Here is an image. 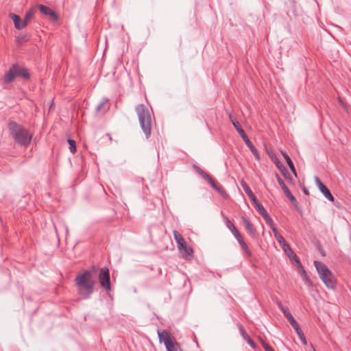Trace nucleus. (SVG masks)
Returning <instances> with one entry per match:
<instances>
[{"label": "nucleus", "mask_w": 351, "mask_h": 351, "mask_svg": "<svg viewBox=\"0 0 351 351\" xmlns=\"http://www.w3.org/2000/svg\"><path fill=\"white\" fill-rule=\"evenodd\" d=\"M241 137L243 138V140L245 141V143H246V145H247V147L250 149L251 147H254L253 144L252 143V142L250 141V139L248 138V137L247 136V135L245 134H243V135H241Z\"/></svg>", "instance_id": "obj_29"}, {"label": "nucleus", "mask_w": 351, "mask_h": 351, "mask_svg": "<svg viewBox=\"0 0 351 351\" xmlns=\"http://www.w3.org/2000/svg\"><path fill=\"white\" fill-rule=\"evenodd\" d=\"M234 236L235 237L239 243H241L244 241L239 232Z\"/></svg>", "instance_id": "obj_34"}, {"label": "nucleus", "mask_w": 351, "mask_h": 351, "mask_svg": "<svg viewBox=\"0 0 351 351\" xmlns=\"http://www.w3.org/2000/svg\"><path fill=\"white\" fill-rule=\"evenodd\" d=\"M315 267L317 271L319 278L330 289H333L336 287L337 280L332 274V271L328 268V267L322 262L315 261Z\"/></svg>", "instance_id": "obj_3"}, {"label": "nucleus", "mask_w": 351, "mask_h": 351, "mask_svg": "<svg viewBox=\"0 0 351 351\" xmlns=\"http://www.w3.org/2000/svg\"><path fill=\"white\" fill-rule=\"evenodd\" d=\"M68 143L69 144V149L71 153L74 154L76 152V143L74 140L69 139Z\"/></svg>", "instance_id": "obj_26"}, {"label": "nucleus", "mask_w": 351, "mask_h": 351, "mask_svg": "<svg viewBox=\"0 0 351 351\" xmlns=\"http://www.w3.org/2000/svg\"><path fill=\"white\" fill-rule=\"evenodd\" d=\"M226 224H227V227L231 231V232L232 233L233 235H235L239 232L238 231V230L236 228V227L234 226V225L232 224L229 220H227Z\"/></svg>", "instance_id": "obj_23"}, {"label": "nucleus", "mask_w": 351, "mask_h": 351, "mask_svg": "<svg viewBox=\"0 0 351 351\" xmlns=\"http://www.w3.org/2000/svg\"><path fill=\"white\" fill-rule=\"evenodd\" d=\"M280 152H281L282 155L284 156L285 159H286V156H289L287 155V154L285 152H284L283 150H281Z\"/></svg>", "instance_id": "obj_38"}, {"label": "nucleus", "mask_w": 351, "mask_h": 351, "mask_svg": "<svg viewBox=\"0 0 351 351\" xmlns=\"http://www.w3.org/2000/svg\"><path fill=\"white\" fill-rule=\"evenodd\" d=\"M206 180L208 181L212 187L217 191L223 197L227 196V193H226L225 190L221 186L218 185L217 183L210 176H208Z\"/></svg>", "instance_id": "obj_15"}, {"label": "nucleus", "mask_w": 351, "mask_h": 351, "mask_svg": "<svg viewBox=\"0 0 351 351\" xmlns=\"http://www.w3.org/2000/svg\"><path fill=\"white\" fill-rule=\"evenodd\" d=\"M250 151L253 153L254 156L256 158L257 160H260V155L258 152V150L255 148V147H252L250 149Z\"/></svg>", "instance_id": "obj_31"}, {"label": "nucleus", "mask_w": 351, "mask_h": 351, "mask_svg": "<svg viewBox=\"0 0 351 351\" xmlns=\"http://www.w3.org/2000/svg\"><path fill=\"white\" fill-rule=\"evenodd\" d=\"M193 169L199 174L201 175L205 180L208 178L209 176L206 172L201 169L199 167L196 165L193 166Z\"/></svg>", "instance_id": "obj_24"}, {"label": "nucleus", "mask_w": 351, "mask_h": 351, "mask_svg": "<svg viewBox=\"0 0 351 351\" xmlns=\"http://www.w3.org/2000/svg\"><path fill=\"white\" fill-rule=\"evenodd\" d=\"M95 283L91 272L88 270L78 274L75 278L77 291L84 298H88L92 294Z\"/></svg>", "instance_id": "obj_1"}, {"label": "nucleus", "mask_w": 351, "mask_h": 351, "mask_svg": "<svg viewBox=\"0 0 351 351\" xmlns=\"http://www.w3.org/2000/svg\"><path fill=\"white\" fill-rule=\"evenodd\" d=\"M269 154V157L271 158V159L274 161V162L275 163V165H276V167L281 171H282L283 169H285V167L284 165L281 163V162L279 160V159L276 157V156L273 154V153H268Z\"/></svg>", "instance_id": "obj_20"}, {"label": "nucleus", "mask_w": 351, "mask_h": 351, "mask_svg": "<svg viewBox=\"0 0 351 351\" xmlns=\"http://www.w3.org/2000/svg\"><path fill=\"white\" fill-rule=\"evenodd\" d=\"M16 77L29 79V73L27 69L17 64H14L5 74L3 77V82L7 84L12 82Z\"/></svg>", "instance_id": "obj_6"}, {"label": "nucleus", "mask_w": 351, "mask_h": 351, "mask_svg": "<svg viewBox=\"0 0 351 351\" xmlns=\"http://www.w3.org/2000/svg\"><path fill=\"white\" fill-rule=\"evenodd\" d=\"M276 177L278 182L280 185L286 196L290 199L293 204L296 205L297 200L295 198V197L291 194V191L289 190V189L287 188L283 180L279 177V176L277 175Z\"/></svg>", "instance_id": "obj_9"}, {"label": "nucleus", "mask_w": 351, "mask_h": 351, "mask_svg": "<svg viewBox=\"0 0 351 351\" xmlns=\"http://www.w3.org/2000/svg\"><path fill=\"white\" fill-rule=\"evenodd\" d=\"M316 182L318 185L319 190L324 195V196L329 199L330 201H334V197L330 193L329 190L324 186L318 178H316Z\"/></svg>", "instance_id": "obj_14"}, {"label": "nucleus", "mask_w": 351, "mask_h": 351, "mask_svg": "<svg viewBox=\"0 0 351 351\" xmlns=\"http://www.w3.org/2000/svg\"><path fill=\"white\" fill-rule=\"evenodd\" d=\"M9 16L12 19L13 21L14 27L17 29H24L27 25L23 19H22L19 15L10 13L9 14Z\"/></svg>", "instance_id": "obj_10"}, {"label": "nucleus", "mask_w": 351, "mask_h": 351, "mask_svg": "<svg viewBox=\"0 0 351 351\" xmlns=\"http://www.w3.org/2000/svg\"><path fill=\"white\" fill-rule=\"evenodd\" d=\"M282 249L288 256H291V254H293V251L289 244L283 247Z\"/></svg>", "instance_id": "obj_30"}, {"label": "nucleus", "mask_w": 351, "mask_h": 351, "mask_svg": "<svg viewBox=\"0 0 351 351\" xmlns=\"http://www.w3.org/2000/svg\"><path fill=\"white\" fill-rule=\"evenodd\" d=\"M136 110L138 116L141 128L146 136L148 137L151 134L152 129L150 114L146 107L143 104L138 105L136 107Z\"/></svg>", "instance_id": "obj_4"}, {"label": "nucleus", "mask_w": 351, "mask_h": 351, "mask_svg": "<svg viewBox=\"0 0 351 351\" xmlns=\"http://www.w3.org/2000/svg\"><path fill=\"white\" fill-rule=\"evenodd\" d=\"M300 273H301V275L305 279V280L307 282H310V280L305 271V270L304 269V268L300 269Z\"/></svg>", "instance_id": "obj_33"}, {"label": "nucleus", "mask_w": 351, "mask_h": 351, "mask_svg": "<svg viewBox=\"0 0 351 351\" xmlns=\"http://www.w3.org/2000/svg\"><path fill=\"white\" fill-rule=\"evenodd\" d=\"M241 248L243 249V250L245 251V252L247 254V256H251V252L250 250H249L247 244L245 243V242L243 241L241 243H239Z\"/></svg>", "instance_id": "obj_28"}, {"label": "nucleus", "mask_w": 351, "mask_h": 351, "mask_svg": "<svg viewBox=\"0 0 351 351\" xmlns=\"http://www.w3.org/2000/svg\"><path fill=\"white\" fill-rule=\"evenodd\" d=\"M279 306L282 313H284L285 316L287 317V319L289 320L291 326L293 327V328L298 326L299 324L293 318L289 309L287 307L283 306L280 303L279 304Z\"/></svg>", "instance_id": "obj_11"}, {"label": "nucleus", "mask_w": 351, "mask_h": 351, "mask_svg": "<svg viewBox=\"0 0 351 351\" xmlns=\"http://www.w3.org/2000/svg\"><path fill=\"white\" fill-rule=\"evenodd\" d=\"M294 329H295V332H297L299 338L302 341V343L304 345H306V343H307L306 339L305 336H304V333L302 332L300 326L298 325V326L294 328Z\"/></svg>", "instance_id": "obj_22"}, {"label": "nucleus", "mask_w": 351, "mask_h": 351, "mask_svg": "<svg viewBox=\"0 0 351 351\" xmlns=\"http://www.w3.org/2000/svg\"><path fill=\"white\" fill-rule=\"evenodd\" d=\"M285 160H286L288 166L289 167L290 169L291 170V171L296 176V171H295L293 163L292 160H291L290 157L286 156Z\"/></svg>", "instance_id": "obj_25"}, {"label": "nucleus", "mask_w": 351, "mask_h": 351, "mask_svg": "<svg viewBox=\"0 0 351 351\" xmlns=\"http://www.w3.org/2000/svg\"><path fill=\"white\" fill-rule=\"evenodd\" d=\"M229 118L232 123L233 124L235 129L237 130L239 134L241 136L245 134V131L241 128L240 123L237 121L235 118H234L231 114L229 115Z\"/></svg>", "instance_id": "obj_17"}, {"label": "nucleus", "mask_w": 351, "mask_h": 351, "mask_svg": "<svg viewBox=\"0 0 351 351\" xmlns=\"http://www.w3.org/2000/svg\"><path fill=\"white\" fill-rule=\"evenodd\" d=\"M100 285L106 289H110V274L107 268H102L99 275Z\"/></svg>", "instance_id": "obj_8"}, {"label": "nucleus", "mask_w": 351, "mask_h": 351, "mask_svg": "<svg viewBox=\"0 0 351 351\" xmlns=\"http://www.w3.org/2000/svg\"><path fill=\"white\" fill-rule=\"evenodd\" d=\"M241 220L243 223L245 229L249 232V234L251 235H254L256 234V230L254 228L253 226L251 224V223L244 217H241Z\"/></svg>", "instance_id": "obj_16"}, {"label": "nucleus", "mask_w": 351, "mask_h": 351, "mask_svg": "<svg viewBox=\"0 0 351 351\" xmlns=\"http://www.w3.org/2000/svg\"><path fill=\"white\" fill-rule=\"evenodd\" d=\"M34 14H35V10L34 8L30 9L29 11H27L26 12L23 20L25 22L27 25L29 24V23L33 19Z\"/></svg>", "instance_id": "obj_21"}, {"label": "nucleus", "mask_w": 351, "mask_h": 351, "mask_svg": "<svg viewBox=\"0 0 351 351\" xmlns=\"http://www.w3.org/2000/svg\"><path fill=\"white\" fill-rule=\"evenodd\" d=\"M265 351H274V349L269 345H265Z\"/></svg>", "instance_id": "obj_37"}, {"label": "nucleus", "mask_w": 351, "mask_h": 351, "mask_svg": "<svg viewBox=\"0 0 351 351\" xmlns=\"http://www.w3.org/2000/svg\"><path fill=\"white\" fill-rule=\"evenodd\" d=\"M253 203L254 204L257 210L265 219L267 223H271V218L269 216L268 213H267L264 207L262 206V204H260L257 199L256 200V202H254Z\"/></svg>", "instance_id": "obj_13"}, {"label": "nucleus", "mask_w": 351, "mask_h": 351, "mask_svg": "<svg viewBox=\"0 0 351 351\" xmlns=\"http://www.w3.org/2000/svg\"><path fill=\"white\" fill-rule=\"evenodd\" d=\"M38 8L40 9V11L43 14L49 16L51 19H53L54 21L58 20V16H57L56 13L54 11H53L51 9H50L49 7H47L43 5H40L38 6Z\"/></svg>", "instance_id": "obj_12"}, {"label": "nucleus", "mask_w": 351, "mask_h": 351, "mask_svg": "<svg viewBox=\"0 0 351 351\" xmlns=\"http://www.w3.org/2000/svg\"><path fill=\"white\" fill-rule=\"evenodd\" d=\"M295 262L296 265H297V267H298V268L299 269H302V268H303L302 265H301V263H300V261H299L298 259V260H296Z\"/></svg>", "instance_id": "obj_36"}, {"label": "nucleus", "mask_w": 351, "mask_h": 351, "mask_svg": "<svg viewBox=\"0 0 351 351\" xmlns=\"http://www.w3.org/2000/svg\"><path fill=\"white\" fill-rule=\"evenodd\" d=\"M259 340L262 344V346H263V348H265V345H267L263 339H261V338H259Z\"/></svg>", "instance_id": "obj_39"}, {"label": "nucleus", "mask_w": 351, "mask_h": 351, "mask_svg": "<svg viewBox=\"0 0 351 351\" xmlns=\"http://www.w3.org/2000/svg\"><path fill=\"white\" fill-rule=\"evenodd\" d=\"M239 330L243 336V337L247 341V343L251 346L252 348H255L256 345L254 343V341L250 339V336L245 332V330L241 326H239Z\"/></svg>", "instance_id": "obj_18"}, {"label": "nucleus", "mask_w": 351, "mask_h": 351, "mask_svg": "<svg viewBox=\"0 0 351 351\" xmlns=\"http://www.w3.org/2000/svg\"><path fill=\"white\" fill-rule=\"evenodd\" d=\"M158 335L160 342H163L167 351H178V343L176 339L171 337L166 330H158Z\"/></svg>", "instance_id": "obj_7"}, {"label": "nucleus", "mask_w": 351, "mask_h": 351, "mask_svg": "<svg viewBox=\"0 0 351 351\" xmlns=\"http://www.w3.org/2000/svg\"><path fill=\"white\" fill-rule=\"evenodd\" d=\"M289 258H290V260L291 261H296L298 260V258H297V256L295 255V254L293 252V254H291V256H289Z\"/></svg>", "instance_id": "obj_35"}, {"label": "nucleus", "mask_w": 351, "mask_h": 351, "mask_svg": "<svg viewBox=\"0 0 351 351\" xmlns=\"http://www.w3.org/2000/svg\"><path fill=\"white\" fill-rule=\"evenodd\" d=\"M268 223L269 224L270 227L272 229V231L274 232V237H276V235H279L280 234L278 232V230L276 228V227L274 226L273 221L271 220V223Z\"/></svg>", "instance_id": "obj_32"}, {"label": "nucleus", "mask_w": 351, "mask_h": 351, "mask_svg": "<svg viewBox=\"0 0 351 351\" xmlns=\"http://www.w3.org/2000/svg\"><path fill=\"white\" fill-rule=\"evenodd\" d=\"M173 234L177 243L178 250L181 253L182 256L186 260H191L193 256V251L192 248L187 245L184 239L182 234L178 232V231L173 230Z\"/></svg>", "instance_id": "obj_5"}, {"label": "nucleus", "mask_w": 351, "mask_h": 351, "mask_svg": "<svg viewBox=\"0 0 351 351\" xmlns=\"http://www.w3.org/2000/svg\"><path fill=\"white\" fill-rule=\"evenodd\" d=\"M8 128L16 143L23 146H27L30 143L32 134L27 129L15 122L10 123Z\"/></svg>", "instance_id": "obj_2"}, {"label": "nucleus", "mask_w": 351, "mask_h": 351, "mask_svg": "<svg viewBox=\"0 0 351 351\" xmlns=\"http://www.w3.org/2000/svg\"><path fill=\"white\" fill-rule=\"evenodd\" d=\"M275 238L278 241L279 244L280 245V246L282 247H285L286 245L288 244L281 234L276 235V237H275Z\"/></svg>", "instance_id": "obj_27"}, {"label": "nucleus", "mask_w": 351, "mask_h": 351, "mask_svg": "<svg viewBox=\"0 0 351 351\" xmlns=\"http://www.w3.org/2000/svg\"><path fill=\"white\" fill-rule=\"evenodd\" d=\"M242 186L245 192L247 193L250 199L254 202L257 199L256 196L254 195L250 187L247 185L246 183L242 182Z\"/></svg>", "instance_id": "obj_19"}]
</instances>
